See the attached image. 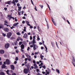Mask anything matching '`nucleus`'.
Wrapping results in <instances>:
<instances>
[{
    "instance_id": "nucleus-3",
    "label": "nucleus",
    "mask_w": 75,
    "mask_h": 75,
    "mask_svg": "<svg viewBox=\"0 0 75 75\" xmlns=\"http://www.w3.org/2000/svg\"><path fill=\"white\" fill-rule=\"evenodd\" d=\"M26 23L28 25L30 26L29 28H30V29H32V28H33V26L29 24V23H30V22H29L28 21H26Z\"/></svg>"
},
{
    "instance_id": "nucleus-24",
    "label": "nucleus",
    "mask_w": 75,
    "mask_h": 75,
    "mask_svg": "<svg viewBox=\"0 0 75 75\" xmlns=\"http://www.w3.org/2000/svg\"><path fill=\"white\" fill-rule=\"evenodd\" d=\"M0 75H5V74L3 72H1L0 73Z\"/></svg>"
},
{
    "instance_id": "nucleus-7",
    "label": "nucleus",
    "mask_w": 75,
    "mask_h": 75,
    "mask_svg": "<svg viewBox=\"0 0 75 75\" xmlns=\"http://www.w3.org/2000/svg\"><path fill=\"white\" fill-rule=\"evenodd\" d=\"M6 64L7 65H9L10 64V61H9V60L7 59L6 60Z\"/></svg>"
},
{
    "instance_id": "nucleus-13",
    "label": "nucleus",
    "mask_w": 75,
    "mask_h": 75,
    "mask_svg": "<svg viewBox=\"0 0 75 75\" xmlns=\"http://www.w3.org/2000/svg\"><path fill=\"white\" fill-rule=\"evenodd\" d=\"M21 49H24V45L22 44V45H21Z\"/></svg>"
},
{
    "instance_id": "nucleus-42",
    "label": "nucleus",
    "mask_w": 75,
    "mask_h": 75,
    "mask_svg": "<svg viewBox=\"0 0 75 75\" xmlns=\"http://www.w3.org/2000/svg\"><path fill=\"white\" fill-rule=\"evenodd\" d=\"M11 18H12L13 20H14L15 19V18H14V17H13L12 16H11Z\"/></svg>"
},
{
    "instance_id": "nucleus-63",
    "label": "nucleus",
    "mask_w": 75,
    "mask_h": 75,
    "mask_svg": "<svg viewBox=\"0 0 75 75\" xmlns=\"http://www.w3.org/2000/svg\"><path fill=\"white\" fill-rule=\"evenodd\" d=\"M14 48L15 49H17V46L15 47H14Z\"/></svg>"
},
{
    "instance_id": "nucleus-45",
    "label": "nucleus",
    "mask_w": 75,
    "mask_h": 75,
    "mask_svg": "<svg viewBox=\"0 0 75 75\" xmlns=\"http://www.w3.org/2000/svg\"><path fill=\"white\" fill-rule=\"evenodd\" d=\"M33 40H35V36H34L33 37Z\"/></svg>"
},
{
    "instance_id": "nucleus-9",
    "label": "nucleus",
    "mask_w": 75,
    "mask_h": 75,
    "mask_svg": "<svg viewBox=\"0 0 75 75\" xmlns=\"http://www.w3.org/2000/svg\"><path fill=\"white\" fill-rule=\"evenodd\" d=\"M10 67H11V69L12 70H14V66L13 65H11Z\"/></svg>"
},
{
    "instance_id": "nucleus-51",
    "label": "nucleus",
    "mask_w": 75,
    "mask_h": 75,
    "mask_svg": "<svg viewBox=\"0 0 75 75\" xmlns=\"http://www.w3.org/2000/svg\"><path fill=\"white\" fill-rule=\"evenodd\" d=\"M47 28L48 29V28H49V25H48V23H47Z\"/></svg>"
},
{
    "instance_id": "nucleus-31",
    "label": "nucleus",
    "mask_w": 75,
    "mask_h": 75,
    "mask_svg": "<svg viewBox=\"0 0 75 75\" xmlns=\"http://www.w3.org/2000/svg\"><path fill=\"white\" fill-rule=\"evenodd\" d=\"M47 70L48 71H49V72L50 73H51V70H50V69L49 68H47Z\"/></svg>"
},
{
    "instance_id": "nucleus-16",
    "label": "nucleus",
    "mask_w": 75,
    "mask_h": 75,
    "mask_svg": "<svg viewBox=\"0 0 75 75\" xmlns=\"http://www.w3.org/2000/svg\"><path fill=\"white\" fill-rule=\"evenodd\" d=\"M40 58H41V59H43V58H44V56L42 55V54H41L40 55Z\"/></svg>"
},
{
    "instance_id": "nucleus-53",
    "label": "nucleus",
    "mask_w": 75,
    "mask_h": 75,
    "mask_svg": "<svg viewBox=\"0 0 75 75\" xmlns=\"http://www.w3.org/2000/svg\"><path fill=\"white\" fill-rule=\"evenodd\" d=\"M27 50V51H29L30 50V47H28Z\"/></svg>"
},
{
    "instance_id": "nucleus-12",
    "label": "nucleus",
    "mask_w": 75,
    "mask_h": 75,
    "mask_svg": "<svg viewBox=\"0 0 75 75\" xmlns=\"http://www.w3.org/2000/svg\"><path fill=\"white\" fill-rule=\"evenodd\" d=\"M33 50H36V49H37V48L36 47H35V44H33Z\"/></svg>"
},
{
    "instance_id": "nucleus-32",
    "label": "nucleus",
    "mask_w": 75,
    "mask_h": 75,
    "mask_svg": "<svg viewBox=\"0 0 75 75\" xmlns=\"http://www.w3.org/2000/svg\"><path fill=\"white\" fill-rule=\"evenodd\" d=\"M13 39H15V38L13 36L11 37V40H13Z\"/></svg>"
},
{
    "instance_id": "nucleus-1",
    "label": "nucleus",
    "mask_w": 75,
    "mask_h": 75,
    "mask_svg": "<svg viewBox=\"0 0 75 75\" xmlns=\"http://www.w3.org/2000/svg\"><path fill=\"white\" fill-rule=\"evenodd\" d=\"M24 72L25 74H27L28 73H30V70L29 69H25L24 70Z\"/></svg>"
},
{
    "instance_id": "nucleus-23",
    "label": "nucleus",
    "mask_w": 75,
    "mask_h": 75,
    "mask_svg": "<svg viewBox=\"0 0 75 75\" xmlns=\"http://www.w3.org/2000/svg\"><path fill=\"white\" fill-rule=\"evenodd\" d=\"M12 4H13L15 6H16V2H15V1H12Z\"/></svg>"
},
{
    "instance_id": "nucleus-60",
    "label": "nucleus",
    "mask_w": 75,
    "mask_h": 75,
    "mask_svg": "<svg viewBox=\"0 0 75 75\" xmlns=\"http://www.w3.org/2000/svg\"><path fill=\"white\" fill-rule=\"evenodd\" d=\"M22 23L23 24H24L25 23V21H22Z\"/></svg>"
},
{
    "instance_id": "nucleus-52",
    "label": "nucleus",
    "mask_w": 75,
    "mask_h": 75,
    "mask_svg": "<svg viewBox=\"0 0 75 75\" xmlns=\"http://www.w3.org/2000/svg\"><path fill=\"white\" fill-rule=\"evenodd\" d=\"M35 9L36 11H37V8H36V6H35Z\"/></svg>"
},
{
    "instance_id": "nucleus-28",
    "label": "nucleus",
    "mask_w": 75,
    "mask_h": 75,
    "mask_svg": "<svg viewBox=\"0 0 75 75\" xmlns=\"http://www.w3.org/2000/svg\"><path fill=\"white\" fill-rule=\"evenodd\" d=\"M25 55H26V56L27 57H29L30 56L27 53H25Z\"/></svg>"
},
{
    "instance_id": "nucleus-57",
    "label": "nucleus",
    "mask_w": 75,
    "mask_h": 75,
    "mask_svg": "<svg viewBox=\"0 0 75 75\" xmlns=\"http://www.w3.org/2000/svg\"><path fill=\"white\" fill-rule=\"evenodd\" d=\"M35 47H36V48L37 49L38 48V46H37V45H35Z\"/></svg>"
},
{
    "instance_id": "nucleus-5",
    "label": "nucleus",
    "mask_w": 75,
    "mask_h": 75,
    "mask_svg": "<svg viewBox=\"0 0 75 75\" xmlns=\"http://www.w3.org/2000/svg\"><path fill=\"white\" fill-rule=\"evenodd\" d=\"M75 62V58H74V57H73V59H72V63H73L74 66L75 67V64H74Z\"/></svg>"
},
{
    "instance_id": "nucleus-6",
    "label": "nucleus",
    "mask_w": 75,
    "mask_h": 75,
    "mask_svg": "<svg viewBox=\"0 0 75 75\" xmlns=\"http://www.w3.org/2000/svg\"><path fill=\"white\" fill-rule=\"evenodd\" d=\"M9 46H10V45L8 43L5 45V47L6 48H8V47H9Z\"/></svg>"
},
{
    "instance_id": "nucleus-20",
    "label": "nucleus",
    "mask_w": 75,
    "mask_h": 75,
    "mask_svg": "<svg viewBox=\"0 0 75 75\" xmlns=\"http://www.w3.org/2000/svg\"><path fill=\"white\" fill-rule=\"evenodd\" d=\"M45 47L46 49L45 51H46V52H48V50H48V49L47 48V47H46V46H45Z\"/></svg>"
},
{
    "instance_id": "nucleus-61",
    "label": "nucleus",
    "mask_w": 75,
    "mask_h": 75,
    "mask_svg": "<svg viewBox=\"0 0 75 75\" xmlns=\"http://www.w3.org/2000/svg\"><path fill=\"white\" fill-rule=\"evenodd\" d=\"M15 1L16 3H18V0H15Z\"/></svg>"
},
{
    "instance_id": "nucleus-14",
    "label": "nucleus",
    "mask_w": 75,
    "mask_h": 75,
    "mask_svg": "<svg viewBox=\"0 0 75 75\" xmlns=\"http://www.w3.org/2000/svg\"><path fill=\"white\" fill-rule=\"evenodd\" d=\"M18 24V23H14L13 25V26L14 27H16V25H17Z\"/></svg>"
},
{
    "instance_id": "nucleus-11",
    "label": "nucleus",
    "mask_w": 75,
    "mask_h": 75,
    "mask_svg": "<svg viewBox=\"0 0 75 75\" xmlns=\"http://www.w3.org/2000/svg\"><path fill=\"white\" fill-rule=\"evenodd\" d=\"M4 27V25H3V24L0 25V29H1V28H3V29Z\"/></svg>"
},
{
    "instance_id": "nucleus-2",
    "label": "nucleus",
    "mask_w": 75,
    "mask_h": 75,
    "mask_svg": "<svg viewBox=\"0 0 75 75\" xmlns=\"http://www.w3.org/2000/svg\"><path fill=\"white\" fill-rule=\"evenodd\" d=\"M12 35V33L11 32H9L7 34L6 37L8 38H10Z\"/></svg>"
},
{
    "instance_id": "nucleus-41",
    "label": "nucleus",
    "mask_w": 75,
    "mask_h": 75,
    "mask_svg": "<svg viewBox=\"0 0 75 75\" xmlns=\"http://www.w3.org/2000/svg\"><path fill=\"white\" fill-rule=\"evenodd\" d=\"M15 28V27L14 26H12V27H11V29H13V28Z\"/></svg>"
},
{
    "instance_id": "nucleus-25",
    "label": "nucleus",
    "mask_w": 75,
    "mask_h": 75,
    "mask_svg": "<svg viewBox=\"0 0 75 75\" xmlns=\"http://www.w3.org/2000/svg\"><path fill=\"white\" fill-rule=\"evenodd\" d=\"M18 10L19 11H21V7H18Z\"/></svg>"
},
{
    "instance_id": "nucleus-62",
    "label": "nucleus",
    "mask_w": 75,
    "mask_h": 75,
    "mask_svg": "<svg viewBox=\"0 0 75 75\" xmlns=\"http://www.w3.org/2000/svg\"><path fill=\"white\" fill-rule=\"evenodd\" d=\"M2 65V62H0V65Z\"/></svg>"
},
{
    "instance_id": "nucleus-18",
    "label": "nucleus",
    "mask_w": 75,
    "mask_h": 75,
    "mask_svg": "<svg viewBox=\"0 0 75 75\" xmlns=\"http://www.w3.org/2000/svg\"><path fill=\"white\" fill-rule=\"evenodd\" d=\"M29 57H28V60L29 61H31V57H30V56H29Z\"/></svg>"
},
{
    "instance_id": "nucleus-43",
    "label": "nucleus",
    "mask_w": 75,
    "mask_h": 75,
    "mask_svg": "<svg viewBox=\"0 0 75 75\" xmlns=\"http://www.w3.org/2000/svg\"><path fill=\"white\" fill-rule=\"evenodd\" d=\"M33 39V37H32V36H30V40H31Z\"/></svg>"
},
{
    "instance_id": "nucleus-15",
    "label": "nucleus",
    "mask_w": 75,
    "mask_h": 75,
    "mask_svg": "<svg viewBox=\"0 0 75 75\" xmlns=\"http://www.w3.org/2000/svg\"><path fill=\"white\" fill-rule=\"evenodd\" d=\"M23 37L24 38H27V34L26 33H25L24 34V35L23 36Z\"/></svg>"
},
{
    "instance_id": "nucleus-47",
    "label": "nucleus",
    "mask_w": 75,
    "mask_h": 75,
    "mask_svg": "<svg viewBox=\"0 0 75 75\" xmlns=\"http://www.w3.org/2000/svg\"><path fill=\"white\" fill-rule=\"evenodd\" d=\"M67 22L68 24H70V23H69V21H68V20H67Z\"/></svg>"
},
{
    "instance_id": "nucleus-50",
    "label": "nucleus",
    "mask_w": 75,
    "mask_h": 75,
    "mask_svg": "<svg viewBox=\"0 0 75 75\" xmlns=\"http://www.w3.org/2000/svg\"><path fill=\"white\" fill-rule=\"evenodd\" d=\"M16 52L17 53H18V50H16Z\"/></svg>"
},
{
    "instance_id": "nucleus-49",
    "label": "nucleus",
    "mask_w": 75,
    "mask_h": 75,
    "mask_svg": "<svg viewBox=\"0 0 75 75\" xmlns=\"http://www.w3.org/2000/svg\"><path fill=\"white\" fill-rule=\"evenodd\" d=\"M4 23H6V24H8V22H7V21H4Z\"/></svg>"
},
{
    "instance_id": "nucleus-48",
    "label": "nucleus",
    "mask_w": 75,
    "mask_h": 75,
    "mask_svg": "<svg viewBox=\"0 0 75 75\" xmlns=\"http://www.w3.org/2000/svg\"><path fill=\"white\" fill-rule=\"evenodd\" d=\"M33 63L34 64H36V63H35L36 62H35V60H33Z\"/></svg>"
},
{
    "instance_id": "nucleus-27",
    "label": "nucleus",
    "mask_w": 75,
    "mask_h": 75,
    "mask_svg": "<svg viewBox=\"0 0 75 75\" xmlns=\"http://www.w3.org/2000/svg\"><path fill=\"white\" fill-rule=\"evenodd\" d=\"M16 34L18 35H21V33H20V32H17L16 33Z\"/></svg>"
},
{
    "instance_id": "nucleus-33",
    "label": "nucleus",
    "mask_w": 75,
    "mask_h": 75,
    "mask_svg": "<svg viewBox=\"0 0 75 75\" xmlns=\"http://www.w3.org/2000/svg\"><path fill=\"white\" fill-rule=\"evenodd\" d=\"M42 67H43V68H44V69H45V68H46V66L45 65L42 66Z\"/></svg>"
},
{
    "instance_id": "nucleus-29",
    "label": "nucleus",
    "mask_w": 75,
    "mask_h": 75,
    "mask_svg": "<svg viewBox=\"0 0 75 75\" xmlns=\"http://www.w3.org/2000/svg\"><path fill=\"white\" fill-rule=\"evenodd\" d=\"M24 29H23V31H25V32H26V27H24Z\"/></svg>"
},
{
    "instance_id": "nucleus-10",
    "label": "nucleus",
    "mask_w": 75,
    "mask_h": 75,
    "mask_svg": "<svg viewBox=\"0 0 75 75\" xmlns=\"http://www.w3.org/2000/svg\"><path fill=\"white\" fill-rule=\"evenodd\" d=\"M0 53L1 54H4V51L3 50H0Z\"/></svg>"
},
{
    "instance_id": "nucleus-40",
    "label": "nucleus",
    "mask_w": 75,
    "mask_h": 75,
    "mask_svg": "<svg viewBox=\"0 0 75 75\" xmlns=\"http://www.w3.org/2000/svg\"><path fill=\"white\" fill-rule=\"evenodd\" d=\"M20 39H21V38H20V37H19L17 39V41H19V39H20Z\"/></svg>"
},
{
    "instance_id": "nucleus-46",
    "label": "nucleus",
    "mask_w": 75,
    "mask_h": 75,
    "mask_svg": "<svg viewBox=\"0 0 75 75\" xmlns=\"http://www.w3.org/2000/svg\"><path fill=\"white\" fill-rule=\"evenodd\" d=\"M22 44V42H20L19 43V45H21V44Z\"/></svg>"
},
{
    "instance_id": "nucleus-26",
    "label": "nucleus",
    "mask_w": 75,
    "mask_h": 75,
    "mask_svg": "<svg viewBox=\"0 0 75 75\" xmlns=\"http://www.w3.org/2000/svg\"><path fill=\"white\" fill-rule=\"evenodd\" d=\"M52 21L53 23L54 24V25H56V24L55 21H54V20H52Z\"/></svg>"
},
{
    "instance_id": "nucleus-21",
    "label": "nucleus",
    "mask_w": 75,
    "mask_h": 75,
    "mask_svg": "<svg viewBox=\"0 0 75 75\" xmlns=\"http://www.w3.org/2000/svg\"><path fill=\"white\" fill-rule=\"evenodd\" d=\"M2 68H6V65L3 64L2 66Z\"/></svg>"
},
{
    "instance_id": "nucleus-58",
    "label": "nucleus",
    "mask_w": 75,
    "mask_h": 75,
    "mask_svg": "<svg viewBox=\"0 0 75 75\" xmlns=\"http://www.w3.org/2000/svg\"><path fill=\"white\" fill-rule=\"evenodd\" d=\"M31 2L32 4H33V5H34V3H33V1L32 0H31Z\"/></svg>"
},
{
    "instance_id": "nucleus-36",
    "label": "nucleus",
    "mask_w": 75,
    "mask_h": 75,
    "mask_svg": "<svg viewBox=\"0 0 75 75\" xmlns=\"http://www.w3.org/2000/svg\"><path fill=\"white\" fill-rule=\"evenodd\" d=\"M37 38L38 41L40 40V37L39 36H38Z\"/></svg>"
},
{
    "instance_id": "nucleus-64",
    "label": "nucleus",
    "mask_w": 75,
    "mask_h": 75,
    "mask_svg": "<svg viewBox=\"0 0 75 75\" xmlns=\"http://www.w3.org/2000/svg\"><path fill=\"white\" fill-rule=\"evenodd\" d=\"M36 71L37 72H39V69H36Z\"/></svg>"
},
{
    "instance_id": "nucleus-38",
    "label": "nucleus",
    "mask_w": 75,
    "mask_h": 75,
    "mask_svg": "<svg viewBox=\"0 0 75 75\" xmlns=\"http://www.w3.org/2000/svg\"><path fill=\"white\" fill-rule=\"evenodd\" d=\"M35 67H34V69H36L37 68H38V67L37 66V65L36 66H35Z\"/></svg>"
},
{
    "instance_id": "nucleus-8",
    "label": "nucleus",
    "mask_w": 75,
    "mask_h": 75,
    "mask_svg": "<svg viewBox=\"0 0 75 75\" xmlns=\"http://www.w3.org/2000/svg\"><path fill=\"white\" fill-rule=\"evenodd\" d=\"M31 43L32 44H34L35 43H36V41H35V40L33 39V41L31 42Z\"/></svg>"
},
{
    "instance_id": "nucleus-56",
    "label": "nucleus",
    "mask_w": 75,
    "mask_h": 75,
    "mask_svg": "<svg viewBox=\"0 0 75 75\" xmlns=\"http://www.w3.org/2000/svg\"><path fill=\"white\" fill-rule=\"evenodd\" d=\"M33 66L34 67H35L36 66H37V64H36V63H35L33 64Z\"/></svg>"
},
{
    "instance_id": "nucleus-44",
    "label": "nucleus",
    "mask_w": 75,
    "mask_h": 75,
    "mask_svg": "<svg viewBox=\"0 0 75 75\" xmlns=\"http://www.w3.org/2000/svg\"><path fill=\"white\" fill-rule=\"evenodd\" d=\"M18 57H16V59H15V60L16 61H18Z\"/></svg>"
},
{
    "instance_id": "nucleus-39",
    "label": "nucleus",
    "mask_w": 75,
    "mask_h": 75,
    "mask_svg": "<svg viewBox=\"0 0 75 75\" xmlns=\"http://www.w3.org/2000/svg\"><path fill=\"white\" fill-rule=\"evenodd\" d=\"M8 17H10V18H11V15H8Z\"/></svg>"
},
{
    "instance_id": "nucleus-54",
    "label": "nucleus",
    "mask_w": 75,
    "mask_h": 75,
    "mask_svg": "<svg viewBox=\"0 0 75 75\" xmlns=\"http://www.w3.org/2000/svg\"><path fill=\"white\" fill-rule=\"evenodd\" d=\"M27 60H28V59L27 58H26L25 59V61H27Z\"/></svg>"
},
{
    "instance_id": "nucleus-4",
    "label": "nucleus",
    "mask_w": 75,
    "mask_h": 75,
    "mask_svg": "<svg viewBox=\"0 0 75 75\" xmlns=\"http://www.w3.org/2000/svg\"><path fill=\"white\" fill-rule=\"evenodd\" d=\"M3 30L5 31V32H8L9 31V29L7 28H3Z\"/></svg>"
},
{
    "instance_id": "nucleus-59",
    "label": "nucleus",
    "mask_w": 75,
    "mask_h": 75,
    "mask_svg": "<svg viewBox=\"0 0 75 75\" xmlns=\"http://www.w3.org/2000/svg\"><path fill=\"white\" fill-rule=\"evenodd\" d=\"M12 75H16V74L15 73H13L12 74Z\"/></svg>"
},
{
    "instance_id": "nucleus-37",
    "label": "nucleus",
    "mask_w": 75,
    "mask_h": 75,
    "mask_svg": "<svg viewBox=\"0 0 75 75\" xmlns=\"http://www.w3.org/2000/svg\"><path fill=\"white\" fill-rule=\"evenodd\" d=\"M2 35L4 37H6V34L5 33H3Z\"/></svg>"
},
{
    "instance_id": "nucleus-19",
    "label": "nucleus",
    "mask_w": 75,
    "mask_h": 75,
    "mask_svg": "<svg viewBox=\"0 0 75 75\" xmlns=\"http://www.w3.org/2000/svg\"><path fill=\"white\" fill-rule=\"evenodd\" d=\"M51 43L52 47H54V43L53 42H51Z\"/></svg>"
},
{
    "instance_id": "nucleus-34",
    "label": "nucleus",
    "mask_w": 75,
    "mask_h": 75,
    "mask_svg": "<svg viewBox=\"0 0 75 75\" xmlns=\"http://www.w3.org/2000/svg\"><path fill=\"white\" fill-rule=\"evenodd\" d=\"M39 6L41 8H42H42H43V5H39Z\"/></svg>"
},
{
    "instance_id": "nucleus-22",
    "label": "nucleus",
    "mask_w": 75,
    "mask_h": 75,
    "mask_svg": "<svg viewBox=\"0 0 75 75\" xmlns=\"http://www.w3.org/2000/svg\"><path fill=\"white\" fill-rule=\"evenodd\" d=\"M11 1H8L7 2V4H11Z\"/></svg>"
},
{
    "instance_id": "nucleus-17",
    "label": "nucleus",
    "mask_w": 75,
    "mask_h": 75,
    "mask_svg": "<svg viewBox=\"0 0 75 75\" xmlns=\"http://www.w3.org/2000/svg\"><path fill=\"white\" fill-rule=\"evenodd\" d=\"M56 71L57 73H58V74H60V72H59V69H56Z\"/></svg>"
},
{
    "instance_id": "nucleus-55",
    "label": "nucleus",
    "mask_w": 75,
    "mask_h": 75,
    "mask_svg": "<svg viewBox=\"0 0 75 75\" xmlns=\"http://www.w3.org/2000/svg\"><path fill=\"white\" fill-rule=\"evenodd\" d=\"M37 75H42L41 74H40V73L39 72H38V74H37Z\"/></svg>"
},
{
    "instance_id": "nucleus-30",
    "label": "nucleus",
    "mask_w": 75,
    "mask_h": 75,
    "mask_svg": "<svg viewBox=\"0 0 75 75\" xmlns=\"http://www.w3.org/2000/svg\"><path fill=\"white\" fill-rule=\"evenodd\" d=\"M42 65H43V63H41L39 65V67H40V66L42 67V66H43Z\"/></svg>"
},
{
    "instance_id": "nucleus-35",
    "label": "nucleus",
    "mask_w": 75,
    "mask_h": 75,
    "mask_svg": "<svg viewBox=\"0 0 75 75\" xmlns=\"http://www.w3.org/2000/svg\"><path fill=\"white\" fill-rule=\"evenodd\" d=\"M8 72H10V70H8L7 71H6V72L7 74H9V73H8Z\"/></svg>"
}]
</instances>
